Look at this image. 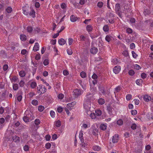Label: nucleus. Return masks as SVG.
<instances>
[{"label":"nucleus","mask_w":153,"mask_h":153,"mask_svg":"<svg viewBox=\"0 0 153 153\" xmlns=\"http://www.w3.org/2000/svg\"><path fill=\"white\" fill-rule=\"evenodd\" d=\"M141 77L143 79H145V78L146 76L147 75L146 74L144 73H142V74L141 75Z\"/></svg>","instance_id":"0e129e2a"},{"label":"nucleus","mask_w":153,"mask_h":153,"mask_svg":"<svg viewBox=\"0 0 153 153\" xmlns=\"http://www.w3.org/2000/svg\"><path fill=\"white\" fill-rule=\"evenodd\" d=\"M55 125L56 127H59L61 125V122L59 120H58L55 122Z\"/></svg>","instance_id":"4c0bfd02"},{"label":"nucleus","mask_w":153,"mask_h":153,"mask_svg":"<svg viewBox=\"0 0 153 153\" xmlns=\"http://www.w3.org/2000/svg\"><path fill=\"white\" fill-rule=\"evenodd\" d=\"M50 113L51 116V117H52L53 118L55 117V113L54 111H51Z\"/></svg>","instance_id":"4d7b16f0"},{"label":"nucleus","mask_w":153,"mask_h":153,"mask_svg":"<svg viewBox=\"0 0 153 153\" xmlns=\"http://www.w3.org/2000/svg\"><path fill=\"white\" fill-rule=\"evenodd\" d=\"M90 123L88 121L84 122L82 123L81 126V130H85L90 127Z\"/></svg>","instance_id":"39448f33"},{"label":"nucleus","mask_w":153,"mask_h":153,"mask_svg":"<svg viewBox=\"0 0 153 153\" xmlns=\"http://www.w3.org/2000/svg\"><path fill=\"white\" fill-rule=\"evenodd\" d=\"M103 29L105 32H107L109 30V27L107 25H106L104 26Z\"/></svg>","instance_id":"f704fd0d"},{"label":"nucleus","mask_w":153,"mask_h":153,"mask_svg":"<svg viewBox=\"0 0 153 153\" xmlns=\"http://www.w3.org/2000/svg\"><path fill=\"white\" fill-rule=\"evenodd\" d=\"M143 82V80L141 79H138L136 81V83L139 85H140Z\"/></svg>","instance_id":"b1692460"},{"label":"nucleus","mask_w":153,"mask_h":153,"mask_svg":"<svg viewBox=\"0 0 153 153\" xmlns=\"http://www.w3.org/2000/svg\"><path fill=\"white\" fill-rule=\"evenodd\" d=\"M83 131L81 130L79 132V138L82 143H84V140L83 138Z\"/></svg>","instance_id":"f8f14e48"},{"label":"nucleus","mask_w":153,"mask_h":153,"mask_svg":"<svg viewBox=\"0 0 153 153\" xmlns=\"http://www.w3.org/2000/svg\"><path fill=\"white\" fill-rule=\"evenodd\" d=\"M23 121L25 123H27L29 122V118L26 116H25L23 118Z\"/></svg>","instance_id":"cd10ccee"},{"label":"nucleus","mask_w":153,"mask_h":153,"mask_svg":"<svg viewBox=\"0 0 153 153\" xmlns=\"http://www.w3.org/2000/svg\"><path fill=\"white\" fill-rule=\"evenodd\" d=\"M147 116L149 119H153V113H149L147 114Z\"/></svg>","instance_id":"e433bc0d"},{"label":"nucleus","mask_w":153,"mask_h":153,"mask_svg":"<svg viewBox=\"0 0 153 153\" xmlns=\"http://www.w3.org/2000/svg\"><path fill=\"white\" fill-rule=\"evenodd\" d=\"M29 149V147L28 145H26L24 147V150L25 151H28Z\"/></svg>","instance_id":"5fc2aeb1"},{"label":"nucleus","mask_w":153,"mask_h":153,"mask_svg":"<svg viewBox=\"0 0 153 153\" xmlns=\"http://www.w3.org/2000/svg\"><path fill=\"white\" fill-rule=\"evenodd\" d=\"M12 9L10 7H8L6 9V11H7V12L8 13H10L12 12Z\"/></svg>","instance_id":"79ce46f5"},{"label":"nucleus","mask_w":153,"mask_h":153,"mask_svg":"<svg viewBox=\"0 0 153 153\" xmlns=\"http://www.w3.org/2000/svg\"><path fill=\"white\" fill-rule=\"evenodd\" d=\"M128 74L131 76L133 75L134 74V72L132 70H131L128 71Z\"/></svg>","instance_id":"6e6d98bb"},{"label":"nucleus","mask_w":153,"mask_h":153,"mask_svg":"<svg viewBox=\"0 0 153 153\" xmlns=\"http://www.w3.org/2000/svg\"><path fill=\"white\" fill-rule=\"evenodd\" d=\"M112 39V37L109 35H107L105 37V40L108 42H109Z\"/></svg>","instance_id":"473e14b6"},{"label":"nucleus","mask_w":153,"mask_h":153,"mask_svg":"<svg viewBox=\"0 0 153 153\" xmlns=\"http://www.w3.org/2000/svg\"><path fill=\"white\" fill-rule=\"evenodd\" d=\"M34 123L36 125H39L40 123V120L39 119H36L34 121Z\"/></svg>","instance_id":"a19ab883"},{"label":"nucleus","mask_w":153,"mask_h":153,"mask_svg":"<svg viewBox=\"0 0 153 153\" xmlns=\"http://www.w3.org/2000/svg\"><path fill=\"white\" fill-rule=\"evenodd\" d=\"M68 44L69 45H71L73 42V39L71 38H68Z\"/></svg>","instance_id":"a18cd8bd"},{"label":"nucleus","mask_w":153,"mask_h":153,"mask_svg":"<svg viewBox=\"0 0 153 153\" xmlns=\"http://www.w3.org/2000/svg\"><path fill=\"white\" fill-rule=\"evenodd\" d=\"M63 110V108L61 106L57 108V110L59 113L61 112Z\"/></svg>","instance_id":"8fccbe9b"},{"label":"nucleus","mask_w":153,"mask_h":153,"mask_svg":"<svg viewBox=\"0 0 153 153\" xmlns=\"http://www.w3.org/2000/svg\"><path fill=\"white\" fill-rule=\"evenodd\" d=\"M19 75L21 77H24L25 75V72L23 71H21L19 72Z\"/></svg>","instance_id":"72a5a7b5"},{"label":"nucleus","mask_w":153,"mask_h":153,"mask_svg":"<svg viewBox=\"0 0 153 153\" xmlns=\"http://www.w3.org/2000/svg\"><path fill=\"white\" fill-rule=\"evenodd\" d=\"M114 14L112 13H110L108 18V21L109 23H114Z\"/></svg>","instance_id":"6e6552de"},{"label":"nucleus","mask_w":153,"mask_h":153,"mask_svg":"<svg viewBox=\"0 0 153 153\" xmlns=\"http://www.w3.org/2000/svg\"><path fill=\"white\" fill-rule=\"evenodd\" d=\"M5 121V120L3 118H0V129L2 128L3 126V124Z\"/></svg>","instance_id":"412c9836"},{"label":"nucleus","mask_w":153,"mask_h":153,"mask_svg":"<svg viewBox=\"0 0 153 153\" xmlns=\"http://www.w3.org/2000/svg\"><path fill=\"white\" fill-rule=\"evenodd\" d=\"M30 11L28 12L26 10H23V13L27 17L30 16L34 18L36 17V13L35 10L31 7H30Z\"/></svg>","instance_id":"f03ea898"},{"label":"nucleus","mask_w":153,"mask_h":153,"mask_svg":"<svg viewBox=\"0 0 153 153\" xmlns=\"http://www.w3.org/2000/svg\"><path fill=\"white\" fill-rule=\"evenodd\" d=\"M83 93V91L79 89H75L74 91V94L75 97H77L78 96L81 95Z\"/></svg>","instance_id":"0eeeda50"},{"label":"nucleus","mask_w":153,"mask_h":153,"mask_svg":"<svg viewBox=\"0 0 153 153\" xmlns=\"http://www.w3.org/2000/svg\"><path fill=\"white\" fill-rule=\"evenodd\" d=\"M25 82L23 80H21L19 83V86L21 87H22L24 86Z\"/></svg>","instance_id":"e2e57ef3"},{"label":"nucleus","mask_w":153,"mask_h":153,"mask_svg":"<svg viewBox=\"0 0 153 153\" xmlns=\"http://www.w3.org/2000/svg\"><path fill=\"white\" fill-rule=\"evenodd\" d=\"M126 32L128 33H132V29L130 28H128L126 29Z\"/></svg>","instance_id":"338daca9"},{"label":"nucleus","mask_w":153,"mask_h":153,"mask_svg":"<svg viewBox=\"0 0 153 153\" xmlns=\"http://www.w3.org/2000/svg\"><path fill=\"white\" fill-rule=\"evenodd\" d=\"M49 64V60L48 59H46L44 60L43 62V64L45 66Z\"/></svg>","instance_id":"c03bdc74"},{"label":"nucleus","mask_w":153,"mask_h":153,"mask_svg":"<svg viewBox=\"0 0 153 153\" xmlns=\"http://www.w3.org/2000/svg\"><path fill=\"white\" fill-rule=\"evenodd\" d=\"M63 74L65 76H67L69 74L68 71L66 70H64L63 72Z\"/></svg>","instance_id":"69168bd1"},{"label":"nucleus","mask_w":153,"mask_h":153,"mask_svg":"<svg viewBox=\"0 0 153 153\" xmlns=\"http://www.w3.org/2000/svg\"><path fill=\"white\" fill-rule=\"evenodd\" d=\"M76 102H72L71 103H68L67 105V108L69 110H71L73 108Z\"/></svg>","instance_id":"9b49d317"},{"label":"nucleus","mask_w":153,"mask_h":153,"mask_svg":"<svg viewBox=\"0 0 153 153\" xmlns=\"http://www.w3.org/2000/svg\"><path fill=\"white\" fill-rule=\"evenodd\" d=\"M30 87L32 88H35L37 85L36 83L35 82H32L30 84Z\"/></svg>","instance_id":"5701e85b"},{"label":"nucleus","mask_w":153,"mask_h":153,"mask_svg":"<svg viewBox=\"0 0 153 153\" xmlns=\"http://www.w3.org/2000/svg\"><path fill=\"white\" fill-rule=\"evenodd\" d=\"M93 94L88 93L85 97L83 104V107L85 112L87 114L93 110V108L91 107V101L93 100Z\"/></svg>","instance_id":"f257e3e1"},{"label":"nucleus","mask_w":153,"mask_h":153,"mask_svg":"<svg viewBox=\"0 0 153 153\" xmlns=\"http://www.w3.org/2000/svg\"><path fill=\"white\" fill-rule=\"evenodd\" d=\"M13 89L14 90H17L18 88V85L17 84H14L13 86Z\"/></svg>","instance_id":"c9c22d12"},{"label":"nucleus","mask_w":153,"mask_h":153,"mask_svg":"<svg viewBox=\"0 0 153 153\" xmlns=\"http://www.w3.org/2000/svg\"><path fill=\"white\" fill-rule=\"evenodd\" d=\"M93 149L94 151H98L101 149V147L97 146H93Z\"/></svg>","instance_id":"a878e982"},{"label":"nucleus","mask_w":153,"mask_h":153,"mask_svg":"<svg viewBox=\"0 0 153 153\" xmlns=\"http://www.w3.org/2000/svg\"><path fill=\"white\" fill-rule=\"evenodd\" d=\"M8 66L7 65H4L3 67V69L4 71H6L8 68Z\"/></svg>","instance_id":"774afa93"},{"label":"nucleus","mask_w":153,"mask_h":153,"mask_svg":"<svg viewBox=\"0 0 153 153\" xmlns=\"http://www.w3.org/2000/svg\"><path fill=\"white\" fill-rule=\"evenodd\" d=\"M66 41L63 38H61L58 40V43L61 45H63L65 44Z\"/></svg>","instance_id":"4468645a"},{"label":"nucleus","mask_w":153,"mask_h":153,"mask_svg":"<svg viewBox=\"0 0 153 153\" xmlns=\"http://www.w3.org/2000/svg\"><path fill=\"white\" fill-rule=\"evenodd\" d=\"M121 89V87L118 86L115 89L114 93H117L119 92Z\"/></svg>","instance_id":"13d9d810"},{"label":"nucleus","mask_w":153,"mask_h":153,"mask_svg":"<svg viewBox=\"0 0 153 153\" xmlns=\"http://www.w3.org/2000/svg\"><path fill=\"white\" fill-rule=\"evenodd\" d=\"M143 99L145 101L149 102L151 100V98L149 95H145L143 97Z\"/></svg>","instance_id":"2eb2a0df"},{"label":"nucleus","mask_w":153,"mask_h":153,"mask_svg":"<svg viewBox=\"0 0 153 153\" xmlns=\"http://www.w3.org/2000/svg\"><path fill=\"white\" fill-rule=\"evenodd\" d=\"M80 75L81 77L83 78H85L86 76V73L83 71L81 72Z\"/></svg>","instance_id":"37998d69"},{"label":"nucleus","mask_w":153,"mask_h":153,"mask_svg":"<svg viewBox=\"0 0 153 153\" xmlns=\"http://www.w3.org/2000/svg\"><path fill=\"white\" fill-rule=\"evenodd\" d=\"M18 80V78L16 76H13L12 79V81L16 82Z\"/></svg>","instance_id":"052dcab7"},{"label":"nucleus","mask_w":153,"mask_h":153,"mask_svg":"<svg viewBox=\"0 0 153 153\" xmlns=\"http://www.w3.org/2000/svg\"><path fill=\"white\" fill-rule=\"evenodd\" d=\"M13 142L14 143H19L20 140L19 138L16 136L13 137Z\"/></svg>","instance_id":"f3484780"},{"label":"nucleus","mask_w":153,"mask_h":153,"mask_svg":"<svg viewBox=\"0 0 153 153\" xmlns=\"http://www.w3.org/2000/svg\"><path fill=\"white\" fill-rule=\"evenodd\" d=\"M98 51L97 48L95 47H92L90 50V52L91 53L95 54L97 53Z\"/></svg>","instance_id":"dca6fc26"},{"label":"nucleus","mask_w":153,"mask_h":153,"mask_svg":"<svg viewBox=\"0 0 153 153\" xmlns=\"http://www.w3.org/2000/svg\"><path fill=\"white\" fill-rule=\"evenodd\" d=\"M95 113L96 115L100 116L102 114V112L100 110H97L95 111Z\"/></svg>","instance_id":"7c9ffc66"},{"label":"nucleus","mask_w":153,"mask_h":153,"mask_svg":"<svg viewBox=\"0 0 153 153\" xmlns=\"http://www.w3.org/2000/svg\"><path fill=\"white\" fill-rule=\"evenodd\" d=\"M38 93L40 94H44L46 92L47 89L44 86L42 85H39L37 87Z\"/></svg>","instance_id":"7ed1b4c3"},{"label":"nucleus","mask_w":153,"mask_h":153,"mask_svg":"<svg viewBox=\"0 0 153 153\" xmlns=\"http://www.w3.org/2000/svg\"><path fill=\"white\" fill-rule=\"evenodd\" d=\"M27 30L29 33H31L33 30V28L31 26H28L27 27Z\"/></svg>","instance_id":"de8ad7c7"},{"label":"nucleus","mask_w":153,"mask_h":153,"mask_svg":"<svg viewBox=\"0 0 153 153\" xmlns=\"http://www.w3.org/2000/svg\"><path fill=\"white\" fill-rule=\"evenodd\" d=\"M93 27L91 25H89L87 26L86 30L88 32L91 31Z\"/></svg>","instance_id":"bb28decb"},{"label":"nucleus","mask_w":153,"mask_h":153,"mask_svg":"<svg viewBox=\"0 0 153 153\" xmlns=\"http://www.w3.org/2000/svg\"><path fill=\"white\" fill-rule=\"evenodd\" d=\"M135 45L134 43H132L130 45V48L131 49H134L135 48Z\"/></svg>","instance_id":"864d4df0"},{"label":"nucleus","mask_w":153,"mask_h":153,"mask_svg":"<svg viewBox=\"0 0 153 153\" xmlns=\"http://www.w3.org/2000/svg\"><path fill=\"white\" fill-rule=\"evenodd\" d=\"M98 130L95 127L92 126V133L94 135H96L98 132Z\"/></svg>","instance_id":"aec40b11"},{"label":"nucleus","mask_w":153,"mask_h":153,"mask_svg":"<svg viewBox=\"0 0 153 153\" xmlns=\"http://www.w3.org/2000/svg\"><path fill=\"white\" fill-rule=\"evenodd\" d=\"M135 69L137 70H139L141 68L140 66L137 64H135L134 66Z\"/></svg>","instance_id":"bf43d9fd"},{"label":"nucleus","mask_w":153,"mask_h":153,"mask_svg":"<svg viewBox=\"0 0 153 153\" xmlns=\"http://www.w3.org/2000/svg\"><path fill=\"white\" fill-rule=\"evenodd\" d=\"M20 39L22 41H25L27 39V37L25 35L22 34L20 35Z\"/></svg>","instance_id":"4be33fe9"},{"label":"nucleus","mask_w":153,"mask_h":153,"mask_svg":"<svg viewBox=\"0 0 153 153\" xmlns=\"http://www.w3.org/2000/svg\"><path fill=\"white\" fill-rule=\"evenodd\" d=\"M107 127V126L106 124H102L100 126V128L102 130H106Z\"/></svg>","instance_id":"6ab92c4d"},{"label":"nucleus","mask_w":153,"mask_h":153,"mask_svg":"<svg viewBox=\"0 0 153 153\" xmlns=\"http://www.w3.org/2000/svg\"><path fill=\"white\" fill-rule=\"evenodd\" d=\"M39 44L36 42L35 43V45L33 47V50L34 51H38L39 49Z\"/></svg>","instance_id":"ddd939ff"},{"label":"nucleus","mask_w":153,"mask_h":153,"mask_svg":"<svg viewBox=\"0 0 153 153\" xmlns=\"http://www.w3.org/2000/svg\"><path fill=\"white\" fill-rule=\"evenodd\" d=\"M31 103L34 105H36L38 104V102L37 100H33L32 101Z\"/></svg>","instance_id":"2f4dec72"},{"label":"nucleus","mask_w":153,"mask_h":153,"mask_svg":"<svg viewBox=\"0 0 153 153\" xmlns=\"http://www.w3.org/2000/svg\"><path fill=\"white\" fill-rule=\"evenodd\" d=\"M68 54L69 55H71L73 53L71 49H68L67 50Z\"/></svg>","instance_id":"3c124183"},{"label":"nucleus","mask_w":153,"mask_h":153,"mask_svg":"<svg viewBox=\"0 0 153 153\" xmlns=\"http://www.w3.org/2000/svg\"><path fill=\"white\" fill-rule=\"evenodd\" d=\"M112 142L113 143H116L118 142L119 140V136L118 134H115L113 136L112 138Z\"/></svg>","instance_id":"1a4fd4ad"},{"label":"nucleus","mask_w":153,"mask_h":153,"mask_svg":"<svg viewBox=\"0 0 153 153\" xmlns=\"http://www.w3.org/2000/svg\"><path fill=\"white\" fill-rule=\"evenodd\" d=\"M123 54L126 57L128 56V52L126 51H124L123 53Z\"/></svg>","instance_id":"680f3d73"},{"label":"nucleus","mask_w":153,"mask_h":153,"mask_svg":"<svg viewBox=\"0 0 153 153\" xmlns=\"http://www.w3.org/2000/svg\"><path fill=\"white\" fill-rule=\"evenodd\" d=\"M133 57L134 58H136L137 56V55L133 51L131 52Z\"/></svg>","instance_id":"09e8293b"},{"label":"nucleus","mask_w":153,"mask_h":153,"mask_svg":"<svg viewBox=\"0 0 153 153\" xmlns=\"http://www.w3.org/2000/svg\"><path fill=\"white\" fill-rule=\"evenodd\" d=\"M78 19L77 17L74 15H72L70 16V20L71 22H74L76 21Z\"/></svg>","instance_id":"a211bd4d"},{"label":"nucleus","mask_w":153,"mask_h":153,"mask_svg":"<svg viewBox=\"0 0 153 153\" xmlns=\"http://www.w3.org/2000/svg\"><path fill=\"white\" fill-rule=\"evenodd\" d=\"M132 95L130 94H128L126 97V98L127 100L128 101L131 99Z\"/></svg>","instance_id":"ea45409f"},{"label":"nucleus","mask_w":153,"mask_h":153,"mask_svg":"<svg viewBox=\"0 0 153 153\" xmlns=\"http://www.w3.org/2000/svg\"><path fill=\"white\" fill-rule=\"evenodd\" d=\"M120 10V4H116L115 6V11L119 16L120 17H122V13Z\"/></svg>","instance_id":"423d86ee"},{"label":"nucleus","mask_w":153,"mask_h":153,"mask_svg":"<svg viewBox=\"0 0 153 153\" xmlns=\"http://www.w3.org/2000/svg\"><path fill=\"white\" fill-rule=\"evenodd\" d=\"M121 70V68L120 66H115L113 69V72L115 74H118Z\"/></svg>","instance_id":"9d476101"},{"label":"nucleus","mask_w":153,"mask_h":153,"mask_svg":"<svg viewBox=\"0 0 153 153\" xmlns=\"http://www.w3.org/2000/svg\"><path fill=\"white\" fill-rule=\"evenodd\" d=\"M103 4L102 2L100 1L97 3V5L99 7L101 8L103 5Z\"/></svg>","instance_id":"49530a36"},{"label":"nucleus","mask_w":153,"mask_h":153,"mask_svg":"<svg viewBox=\"0 0 153 153\" xmlns=\"http://www.w3.org/2000/svg\"><path fill=\"white\" fill-rule=\"evenodd\" d=\"M117 123L119 126H121L123 123V121L121 119H119L117 120Z\"/></svg>","instance_id":"c756f323"},{"label":"nucleus","mask_w":153,"mask_h":153,"mask_svg":"<svg viewBox=\"0 0 153 153\" xmlns=\"http://www.w3.org/2000/svg\"><path fill=\"white\" fill-rule=\"evenodd\" d=\"M92 78L94 79V80L92 81L91 79H90L89 82L90 83V86H93V85H94L97 83L96 79H97V76L96 74H94L92 76Z\"/></svg>","instance_id":"20e7f679"},{"label":"nucleus","mask_w":153,"mask_h":153,"mask_svg":"<svg viewBox=\"0 0 153 153\" xmlns=\"http://www.w3.org/2000/svg\"><path fill=\"white\" fill-rule=\"evenodd\" d=\"M90 114V117L92 119H94L96 118V115L94 113H91L90 112V113L88 112V114Z\"/></svg>","instance_id":"393cba45"},{"label":"nucleus","mask_w":153,"mask_h":153,"mask_svg":"<svg viewBox=\"0 0 153 153\" xmlns=\"http://www.w3.org/2000/svg\"><path fill=\"white\" fill-rule=\"evenodd\" d=\"M44 107L42 106H39L38 107V110L39 111H42L44 109Z\"/></svg>","instance_id":"58836bf2"},{"label":"nucleus","mask_w":153,"mask_h":153,"mask_svg":"<svg viewBox=\"0 0 153 153\" xmlns=\"http://www.w3.org/2000/svg\"><path fill=\"white\" fill-rule=\"evenodd\" d=\"M98 103L100 105H102L105 102V100L102 98H100L98 100Z\"/></svg>","instance_id":"c85d7f7f"},{"label":"nucleus","mask_w":153,"mask_h":153,"mask_svg":"<svg viewBox=\"0 0 153 153\" xmlns=\"http://www.w3.org/2000/svg\"><path fill=\"white\" fill-rule=\"evenodd\" d=\"M64 97V95L62 94H59L58 96V99L60 100L62 99Z\"/></svg>","instance_id":"603ef678"}]
</instances>
